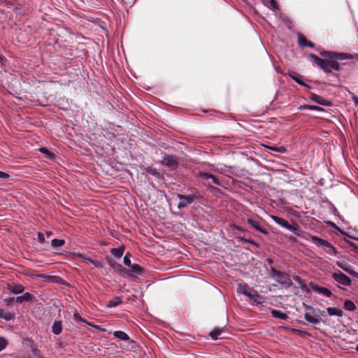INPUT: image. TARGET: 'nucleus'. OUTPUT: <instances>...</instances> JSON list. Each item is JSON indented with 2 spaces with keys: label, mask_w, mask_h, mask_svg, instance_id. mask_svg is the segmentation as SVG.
<instances>
[{
  "label": "nucleus",
  "mask_w": 358,
  "mask_h": 358,
  "mask_svg": "<svg viewBox=\"0 0 358 358\" xmlns=\"http://www.w3.org/2000/svg\"><path fill=\"white\" fill-rule=\"evenodd\" d=\"M271 313L273 317L280 319L282 320H286L288 318V315L286 313L278 310L273 309L271 310Z\"/></svg>",
  "instance_id": "17"
},
{
  "label": "nucleus",
  "mask_w": 358,
  "mask_h": 358,
  "mask_svg": "<svg viewBox=\"0 0 358 358\" xmlns=\"http://www.w3.org/2000/svg\"><path fill=\"white\" fill-rule=\"evenodd\" d=\"M267 261H268L270 264L273 263V260H272L271 259H267Z\"/></svg>",
  "instance_id": "51"
},
{
  "label": "nucleus",
  "mask_w": 358,
  "mask_h": 358,
  "mask_svg": "<svg viewBox=\"0 0 358 358\" xmlns=\"http://www.w3.org/2000/svg\"><path fill=\"white\" fill-rule=\"evenodd\" d=\"M356 350L358 351V345L356 347Z\"/></svg>",
  "instance_id": "53"
},
{
  "label": "nucleus",
  "mask_w": 358,
  "mask_h": 358,
  "mask_svg": "<svg viewBox=\"0 0 358 358\" xmlns=\"http://www.w3.org/2000/svg\"><path fill=\"white\" fill-rule=\"evenodd\" d=\"M52 331L56 335L61 334L62 331V322L60 321H55L52 327Z\"/></svg>",
  "instance_id": "24"
},
{
  "label": "nucleus",
  "mask_w": 358,
  "mask_h": 358,
  "mask_svg": "<svg viewBox=\"0 0 358 358\" xmlns=\"http://www.w3.org/2000/svg\"><path fill=\"white\" fill-rule=\"evenodd\" d=\"M199 176L203 179H206V180L210 179V180H212V182L213 184L217 185L218 186H222L220 180L215 176H214L213 174L206 173V172H199Z\"/></svg>",
  "instance_id": "12"
},
{
  "label": "nucleus",
  "mask_w": 358,
  "mask_h": 358,
  "mask_svg": "<svg viewBox=\"0 0 358 358\" xmlns=\"http://www.w3.org/2000/svg\"><path fill=\"white\" fill-rule=\"evenodd\" d=\"M80 257L83 258V262H85V264H92V263H94V260L90 257H86L83 255H80Z\"/></svg>",
  "instance_id": "41"
},
{
  "label": "nucleus",
  "mask_w": 358,
  "mask_h": 358,
  "mask_svg": "<svg viewBox=\"0 0 358 358\" xmlns=\"http://www.w3.org/2000/svg\"><path fill=\"white\" fill-rule=\"evenodd\" d=\"M327 312L330 316L342 317L343 315V311L341 309L336 308H327Z\"/></svg>",
  "instance_id": "19"
},
{
  "label": "nucleus",
  "mask_w": 358,
  "mask_h": 358,
  "mask_svg": "<svg viewBox=\"0 0 358 358\" xmlns=\"http://www.w3.org/2000/svg\"><path fill=\"white\" fill-rule=\"evenodd\" d=\"M123 262H124V264L125 266H131V262L130 260V254L129 253H127L124 257V259H123Z\"/></svg>",
  "instance_id": "38"
},
{
  "label": "nucleus",
  "mask_w": 358,
  "mask_h": 358,
  "mask_svg": "<svg viewBox=\"0 0 358 358\" xmlns=\"http://www.w3.org/2000/svg\"><path fill=\"white\" fill-rule=\"evenodd\" d=\"M320 55L324 57H328L329 59H323L314 54H310L309 57L321 69L326 73H331L333 71H340V64L337 60H344L351 59L352 56L350 54L343 52H336L331 51H323Z\"/></svg>",
  "instance_id": "1"
},
{
  "label": "nucleus",
  "mask_w": 358,
  "mask_h": 358,
  "mask_svg": "<svg viewBox=\"0 0 358 358\" xmlns=\"http://www.w3.org/2000/svg\"><path fill=\"white\" fill-rule=\"evenodd\" d=\"M39 151L50 159H53L55 157V155L45 147L40 148Z\"/></svg>",
  "instance_id": "28"
},
{
  "label": "nucleus",
  "mask_w": 358,
  "mask_h": 358,
  "mask_svg": "<svg viewBox=\"0 0 358 358\" xmlns=\"http://www.w3.org/2000/svg\"><path fill=\"white\" fill-rule=\"evenodd\" d=\"M64 243L65 241L64 239L54 238L51 241V246L55 249H58L63 246Z\"/></svg>",
  "instance_id": "29"
},
{
  "label": "nucleus",
  "mask_w": 358,
  "mask_h": 358,
  "mask_svg": "<svg viewBox=\"0 0 358 358\" xmlns=\"http://www.w3.org/2000/svg\"><path fill=\"white\" fill-rule=\"evenodd\" d=\"M271 218L278 225L281 226L282 227H284L294 233H295L296 235H299L297 233L298 228L295 226L291 225L287 220H285L283 218L275 216V215H271Z\"/></svg>",
  "instance_id": "5"
},
{
  "label": "nucleus",
  "mask_w": 358,
  "mask_h": 358,
  "mask_svg": "<svg viewBox=\"0 0 358 358\" xmlns=\"http://www.w3.org/2000/svg\"><path fill=\"white\" fill-rule=\"evenodd\" d=\"M113 336L121 340V341H128L129 339V336L124 331H115L113 332Z\"/></svg>",
  "instance_id": "26"
},
{
  "label": "nucleus",
  "mask_w": 358,
  "mask_h": 358,
  "mask_svg": "<svg viewBox=\"0 0 358 358\" xmlns=\"http://www.w3.org/2000/svg\"><path fill=\"white\" fill-rule=\"evenodd\" d=\"M271 278L278 282L279 284L283 285L286 288H289L292 285V281L290 276L286 273L276 270L275 268H271Z\"/></svg>",
  "instance_id": "2"
},
{
  "label": "nucleus",
  "mask_w": 358,
  "mask_h": 358,
  "mask_svg": "<svg viewBox=\"0 0 358 358\" xmlns=\"http://www.w3.org/2000/svg\"><path fill=\"white\" fill-rule=\"evenodd\" d=\"M248 294V295H246L245 296L248 297L250 300L257 304H262L264 302V298L262 295L259 294L257 291L251 289Z\"/></svg>",
  "instance_id": "10"
},
{
  "label": "nucleus",
  "mask_w": 358,
  "mask_h": 358,
  "mask_svg": "<svg viewBox=\"0 0 358 358\" xmlns=\"http://www.w3.org/2000/svg\"><path fill=\"white\" fill-rule=\"evenodd\" d=\"M177 197L180 200L177 206L180 210L192 203L197 199V197L194 195L185 196L180 194H178Z\"/></svg>",
  "instance_id": "4"
},
{
  "label": "nucleus",
  "mask_w": 358,
  "mask_h": 358,
  "mask_svg": "<svg viewBox=\"0 0 358 358\" xmlns=\"http://www.w3.org/2000/svg\"><path fill=\"white\" fill-rule=\"evenodd\" d=\"M310 287L313 290L327 297H330L332 295L331 290L327 287H320L313 284V282L310 284Z\"/></svg>",
  "instance_id": "11"
},
{
  "label": "nucleus",
  "mask_w": 358,
  "mask_h": 358,
  "mask_svg": "<svg viewBox=\"0 0 358 358\" xmlns=\"http://www.w3.org/2000/svg\"><path fill=\"white\" fill-rule=\"evenodd\" d=\"M222 333V329L220 328H215L209 334L210 337L212 340L215 341L220 338V335Z\"/></svg>",
  "instance_id": "22"
},
{
  "label": "nucleus",
  "mask_w": 358,
  "mask_h": 358,
  "mask_svg": "<svg viewBox=\"0 0 358 358\" xmlns=\"http://www.w3.org/2000/svg\"><path fill=\"white\" fill-rule=\"evenodd\" d=\"M239 238L243 242L250 243V244L255 245L256 248H259V245L257 242H255V241H253L252 239H248V238H245L243 237H239Z\"/></svg>",
  "instance_id": "36"
},
{
  "label": "nucleus",
  "mask_w": 358,
  "mask_h": 358,
  "mask_svg": "<svg viewBox=\"0 0 358 358\" xmlns=\"http://www.w3.org/2000/svg\"><path fill=\"white\" fill-rule=\"evenodd\" d=\"M34 296L32 294L26 292L22 296H19L16 298L15 301L17 303H23L25 302L32 301Z\"/></svg>",
  "instance_id": "15"
},
{
  "label": "nucleus",
  "mask_w": 358,
  "mask_h": 358,
  "mask_svg": "<svg viewBox=\"0 0 358 358\" xmlns=\"http://www.w3.org/2000/svg\"><path fill=\"white\" fill-rule=\"evenodd\" d=\"M304 318L307 322L314 324H319L320 323V320L319 319L312 316L309 313H305Z\"/></svg>",
  "instance_id": "30"
},
{
  "label": "nucleus",
  "mask_w": 358,
  "mask_h": 358,
  "mask_svg": "<svg viewBox=\"0 0 358 358\" xmlns=\"http://www.w3.org/2000/svg\"><path fill=\"white\" fill-rule=\"evenodd\" d=\"M38 241L41 243H43L45 242L44 235L41 232L38 233Z\"/></svg>",
  "instance_id": "43"
},
{
  "label": "nucleus",
  "mask_w": 358,
  "mask_h": 358,
  "mask_svg": "<svg viewBox=\"0 0 358 358\" xmlns=\"http://www.w3.org/2000/svg\"><path fill=\"white\" fill-rule=\"evenodd\" d=\"M268 148L273 151H275V152H279V153H284L286 152V149L282 147V146H280V147H268Z\"/></svg>",
  "instance_id": "37"
},
{
  "label": "nucleus",
  "mask_w": 358,
  "mask_h": 358,
  "mask_svg": "<svg viewBox=\"0 0 358 358\" xmlns=\"http://www.w3.org/2000/svg\"><path fill=\"white\" fill-rule=\"evenodd\" d=\"M5 61L6 58L3 55H0V64H3L5 62Z\"/></svg>",
  "instance_id": "47"
},
{
  "label": "nucleus",
  "mask_w": 358,
  "mask_h": 358,
  "mask_svg": "<svg viewBox=\"0 0 358 358\" xmlns=\"http://www.w3.org/2000/svg\"><path fill=\"white\" fill-rule=\"evenodd\" d=\"M289 76L296 82L298 84L302 85V86H304V87H306L308 88H310V86H309L308 85L306 84L303 80H302V76L295 73V72H292L291 73H289Z\"/></svg>",
  "instance_id": "16"
},
{
  "label": "nucleus",
  "mask_w": 358,
  "mask_h": 358,
  "mask_svg": "<svg viewBox=\"0 0 358 358\" xmlns=\"http://www.w3.org/2000/svg\"><path fill=\"white\" fill-rule=\"evenodd\" d=\"M298 41H299V44L301 46H306V47H309V48H312L315 47V45L313 43H312L310 41H308L305 37H303L301 35H300L299 36Z\"/></svg>",
  "instance_id": "20"
},
{
  "label": "nucleus",
  "mask_w": 358,
  "mask_h": 358,
  "mask_svg": "<svg viewBox=\"0 0 358 358\" xmlns=\"http://www.w3.org/2000/svg\"><path fill=\"white\" fill-rule=\"evenodd\" d=\"M344 308L349 311H353L356 309V306L352 301L345 300L344 302Z\"/></svg>",
  "instance_id": "32"
},
{
  "label": "nucleus",
  "mask_w": 358,
  "mask_h": 358,
  "mask_svg": "<svg viewBox=\"0 0 358 358\" xmlns=\"http://www.w3.org/2000/svg\"><path fill=\"white\" fill-rule=\"evenodd\" d=\"M8 289L13 294H19L24 292V287L20 284L13 283L8 285Z\"/></svg>",
  "instance_id": "14"
},
{
  "label": "nucleus",
  "mask_w": 358,
  "mask_h": 358,
  "mask_svg": "<svg viewBox=\"0 0 358 358\" xmlns=\"http://www.w3.org/2000/svg\"><path fill=\"white\" fill-rule=\"evenodd\" d=\"M52 234V233L51 231H46V235L47 236H50Z\"/></svg>",
  "instance_id": "49"
},
{
  "label": "nucleus",
  "mask_w": 358,
  "mask_h": 358,
  "mask_svg": "<svg viewBox=\"0 0 358 358\" xmlns=\"http://www.w3.org/2000/svg\"><path fill=\"white\" fill-rule=\"evenodd\" d=\"M298 109L299 110L308 109V110H317V111H324V109L322 108L317 106H312V105H301L298 108Z\"/></svg>",
  "instance_id": "27"
},
{
  "label": "nucleus",
  "mask_w": 358,
  "mask_h": 358,
  "mask_svg": "<svg viewBox=\"0 0 358 358\" xmlns=\"http://www.w3.org/2000/svg\"><path fill=\"white\" fill-rule=\"evenodd\" d=\"M10 178V175L7 173L0 171V178L2 180H8Z\"/></svg>",
  "instance_id": "42"
},
{
  "label": "nucleus",
  "mask_w": 358,
  "mask_h": 358,
  "mask_svg": "<svg viewBox=\"0 0 358 358\" xmlns=\"http://www.w3.org/2000/svg\"><path fill=\"white\" fill-rule=\"evenodd\" d=\"M6 345H7L6 340L3 337H0V351L3 350L4 348H6Z\"/></svg>",
  "instance_id": "39"
},
{
  "label": "nucleus",
  "mask_w": 358,
  "mask_h": 358,
  "mask_svg": "<svg viewBox=\"0 0 358 358\" xmlns=\"http://www.w3.org/2000/svg\"><path fill=\"white\" fill-rule=\"evenodd\" d=\"M0 317L9 321L13 318V315L9 312H6L4 310L0 309Z\"/></svg>",
  "instance_id": "34"
},
{
  "label": "nucleus",
  "mask_w": 358,
  "mask_h": 358,
  "mask_svg": "<svg viewBox=\"0 0 358 358\" xmlns=\"http://www.w3.org/2000/svg\"><path fill=\"white\" fill-rule=\"evenodd\" d=\"M292 331L303 338H306V337L310 336L309 333L297 329H292Z\"/></svg>",
  "instance_id": "33"
},
{
  "label": "nucleus",
  "mask_w": 358,
  "mask_h": 358,
  "mask_svg": "<svg viewBox=\"0 0 358 358\" xmlns=\"http://www.w3.org/2000/svg\"><path fill=\"white\" fill-rule=\"evenodd\" d=\"M148 173L156 177H158L159 176V172L156 169H150V171H148Z\"/></svg>",
  "instance_id": "45"
},
{
  "label": "nucleus",
  "mask_w": 358,
  "mask_h": 358,
  "mask_svg": "<svg viewBox=\"0 0 358 358\" xmlns=\"http://www.w3.org/2000/svg\"><path fill=\"white\" fill-rule=\"evenodd\" d=\"M130 267V271L134 273L141 275L143 273V268L137 264H132Z\"/></svg>",
  "instance_id": "31"
},
{
  "label": "nucleus",
  "mask_w": 358,
  "mask_h": 358,
  "mask_svg": "<svg viewBox=\"0 0 358 358\" xmlns=\"http://www.w3.org/2000/svg\"><path fill=\"white\" fill-rule=\"evenodd\" d=\"M332 278L337 282L345 286H350L352 283L351 279L340 271L334 272L332 274Z\"/></svg>",
  "instance_id": "6"
},
{
  "label": "nucleus",
  "mask_w": 358,
  "mask_h": 358,
  "mask_svg": "<svg viewBox=\"0 0 358 358\" xmlns=\"http://www.w3.org/2000/svg\"><path fill=\"white\" fill-rule=\"evenodd\" d=\"M122 302V299L120 296H115L108 301L107 306L109 308L116 307L121 304Z\"/></svg>",
  "instance_id": "23"
},
{
  "label": "nucleus",
  "mask_w": 358,
  "mask_h": 358,
  "mask_svg": "<svg viewBox=\"0 0 358 358\" xmlns=\"http://www.w3.org/2000/svg\"><path fill=\"white\" fill-rule=\"evenodd\" d=\"M73 319L75 321L80 322L81 323L85 322V320L83 319L81 316L77 313L73 315Z\"/></svg>",
  "instance_id": "40"
},
{
  "label": "nucleus",
  "mask_w": 358,
  "mask_h": 358,
  "mask_svg": "<svg viewBox=\"0 0 358 358\" xmlns=\"http://www.w3.org/2000/svg\"><path fill=\"white\" fill-rule=\"evenodd\" d=\"M92 264L96 267V268H103V264L101 262L99 261H94V263H92Z\"/></svg>",
  "instance_id": "46"
},
{
  "label": "nucleus",
  "mask_w": 358,
  "mask_h": 358,
  "mask_svg": "<svg viewBox=\"0 0 358 358\" xmlns=\"http://www.w3.org/2000/svg\"><path fill=\"white\" fill-rule=\"evenodd\" d=\"M269 3L271 4V6H272V8L274 10L278 9V3H277V2L275 0H270L269 1Z\"/></svg>",
  "instance_id": "44"
},
{
  "label": "nucleus",
  "mask_w": 358,
  "mask_h": 358,
  "mask_svg": "<svg viewBox=\"0 0 358 358\" xmlns=\"http://www.w3.org/2000/svg\"><path fill=\"white\" fill-rule=\"evenodd\" d=\"M251 289H252L245 283H239L237 287V292L245 296L248 295V293Z\"/></svg>",
  "instance_id": "18"
},
{
  "label": "nucleus",
  "mask_w": 358,
  "mask_h": 358,
  "mask_svg": "<svg viewBox=\"0 0 358 358\" xmlns=\"http://www.w3.org/2000/svg\"><path fill=\"white\" fill-rule=\"evenodd\" d=\"M336 264L339 268H341V269H343L352 276L358 278V273L354 271L352 267L348 263L345 262H338Z\"/></svg>",
  "instance_id": "9"
},
{
  "label": "nucleus",
  "mask_w": 358,
  "mask_h": 358,
  "mask_svg": "<svg viewBox=\"0 0 358 358\" xmlns=\"http://www.w3.org/2000/svg\"><path fill=\"white\" fill-rule=\"evenodd\" d=\"M124 247L123 245L119 248H112L110 250L111 254L117 258H120L124 254Z\"/></svg>",
  "instance_id": "21"
},
{
  "label": "nucleus",
  "mask_w": 358,
  "mask_h": 358,
  "mask_svg": "<svg viewBox=\"0 0 358 358\" xmlns=\"http://www.w3.org/2000/svg\"><path fill=\"white\" fill-rule=\"evenodd\" d=\"M328 224H329L331 227H334L335 229H336V230H337L338 232H340L342 235L347 236H348V237H350V238H352L351 236H348V235L347 234V233H345V231H343L342 229H341L338 227H337V226H336V224L335 223H334V222H328Z\"/></svg>",
  "instance_id": "35"
},
{
  "label": "nucleus",
  "mask_w": 358,
  "mask_h": 358,
  "mask_svg": "<svg viewBox=\"0 0 358 358\" xmlns=\"http://www.w3.org/2000/svg\"><path fill=\"white\" fill-rule=\"evenodd\" d=\"M162 164L170 169L175 170L178 167V162L175 156L165 155L163 157Z\"/></svg>",
  "instance_id": "7"
},
{
  "label": "nucleus",
  "mask_w": 358,
  "mask_h": 358,
  "mask_svg": "<svg viewBox=\"0 0 358 358\" xmlns=\"http://www.w3.org/2000/svg\"><path fill=\"white\" fill-rule=\"evenodd\" d=\"M106 259H107L108 264L111 267H113L115 270H116L117 271H121L123 269L122 265L116 263V262L114 259H113L112 258L107 257Z\"/></svg>",
  "instance_id": "25"
},
{
  "label": "nucleus",
  "mask_w": 358,
  "mask_h": 358,
  "mask_svg": "<svg viewBox=\"0 0 358 358\" xmlns=\"http://www.w3.org/2000/svg\"><path fill=\"white\" fill-rule=\"evenodd\" d=\"M310 99L320 104V105H322V106H331V103L324 99H323L322 96L317 95V94H312L310 95Z\"/></svg>",
  "instance_id": "13"
},
{
  "label": "nucleus",
  "mask_w": 358,
  "mask_h": 358,
  "mask_svg": "<svg viewBox=\"0 0 358 358\" xmlns=\"http://www.w3.org/2000/svg\"><path fill=\"white\" fill-rule=\"evenodd\" d=\"M352 100L356 106H358V97L353 96Z\"/></svg>",
  "instance_id": "48"
},
{
  "label": "nucleus",
  "mask_w": 358,
  "mask_h": 358,
  "mask_svg": "<svg viewBox=\"0 0 358 358\" xmlns=\"http://www.w3.org/2000/svg\"><path fill=\"white\" fill-rule=\"evenodd\" d=\"M310 306H306V309H310Z\"/></svg>",
  "instance_id": "52"
},
{
  "label": "nucleus",
  "mask_w": 358,
  "mask_h": 358,
  "mask_svg": "<svg viewBox=\"0 0 358 358\" xmlns=\"http://www.w3.org/2000/svg\"><path fill=\"white\" fill-rule=\"evenodd\" d=\"M310 240L317 246L322 248L324 252L327 254L331 256H336L337 255V251L335 247H334L327 241L315 236H311Z\"/></svg>",
  "instance_id": "3"
},
{
  "label": "nucleus",
  "mask_w": 358,
  "mask_h": 358,
  "mask_svg": "<svg viewBox=\"0 0 358 358\" xmlns=\"http://www.w3.org/2000/svg\"><path fill=\"white\" fill-rule=\"evenodd\" d=\"M247 222L257 231H259L264 234H268L266 229L264 227L263 224L259 221L252 218H248L247 220Z\"/></svg>",
  "instance_id": "8"
},
{
  "label": "nucleus",
  "mask_w": 358,
  "mask_h": 358,
  "mask_svg": "<svg viewBox=\"0 0 358 358\" xmlns=\"http://www.w3.org/2000/svg\"><path fill=\"white\" fill-rule=\"evenodd\" d=\"M235 228L237 229L238 230L243 231V229L240 227H235Z\"/></svg>",
  "instance_id": "50"
}]
</instances>
